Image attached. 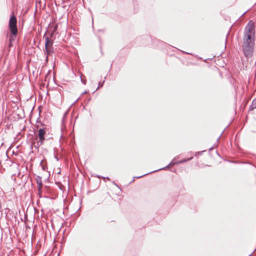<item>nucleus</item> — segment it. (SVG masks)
I'll return each mask as SVG.
<instances>
[{
  "label": "nucleus",
  "instance_id": "ddd939ff",
  "mask_svg": "<svg viewBox=\"0 0 256 256\" xmlns=\"http://www.w3.org/2000/svg\"><path fill=\"white\" fill-rule=\"evenodd\" d=\"M86 91H85V92L83 93V94H86Z\"/></svg>",
  "mask_w": 256,
  "mask_h": 256
},
{
  "label": "nucleus",
  "instance_id": "9d476101",
  "mask_svg": "<svg viewBox=\"0 0 256 256\" xmlns=\"http://www.w3.org/2000/svg\"><path fill=\"white\" fill-rule=\"evenodd\" d=\"M81 81H82V82L84 84H86V80H83L82 78H81Z\"/></svg>",
  "mask_w": 256,
  "mask_h": 256
},
{
  "label": "nucleus",
  "instance_id": "39448f33",
  "mask_svg": "<svg viewBox=\"0 0 256 256\" xmlns=\"http://www.w3.org/2000/svg\"><path fill=\"white\" fill-rule=\"evenodd\" d=\"M36 182L37 184H38V190L39 192H41L42 190V178L39 176H37L36 178Z\"/></svg>",
  "mask_w": 256,
  "mask_h": 256
},
{
  "label": "nucleus",
  "instance_id": "7ed1b4c3",
  "mask_svg": "<svg viewBox=\"0 0 256 256\" xmlns=\"http://www.w3.org/2000/svg\"><path fill=\"white\" fill-rule=\"evenodd\" d=\"M52 44L53 41H50L48 37H46L44 44L45 50L44 51V53L46 55V58H48V54L53 52Z\"/></svg>",
  "mask_w": 256,
  "mask_h": 256
},
{
  "label": "nucleus",
  "instance_id": "9b49d317",
  "mask_svg": "<svg viewBox=\"0 0 256 256\" xmlns=\"http://www.w3.org/2000/svg\"><path fill=\"white\" fill-rule=\"evenodd\" d=\"M147 174H143V175L140 176H136V178H142V176H144L146 175Z\"/></svg>",
  "mask_w": 256,
  "mask_h": 256
},
{
  "label": "nucleus",
  "instance_id": "f8f14e48",
  "mask_svg": "<svg viewBox=\"0 0 256 256\" xmlns=\"http://www.w3.org/2000/svg\"><path fill=\"white\" fill-rule=\"evenodd\" d=\"M102 84H101L100 82H99L98 84V87H102Z\"/></svg>",
  "mask_w": 256,
  "mask_h": 256
},
{
  "label": "nucleus",
  "instance_id": "4468645a",
  "mask_svg": "<svg viewBox=\"0 0 256 256\" xmlns=\"http://www.w3.org/2000/svg\"><path fill=\"white\" fill-rule=\"evenodd\" d=\"M252 255V254H250L248 256H251Z\"/></svg>",
  "mask_w": 256,
  "mask_h": 256
},
{
  "label": "nucleus",
  "instance_id": "1a4fd4ad",
  "mask_svg": "<svg viewBox=\"0 0 256 256\" xmlns=\"http://www.w3.org/2000/svg\"><path fill=\"white\" fill-rule=\"evenodd\" d=\"M42 144H40V140H38V142H37V144L36 145L34 146V147L36 148H38Z\"/></svg>",
  "mask_w": 256,
  "mask_h": 256
},
{
  "label": "nucleus",
  "instance_id": "0eeeda50",
  "mask_svg": "<svg viewBox=\"0 0 256 256\" xmlns=\"http://www.w3.org/2000/svg\"><path fill=\"white\" fill-rule=\"evenodd\" d=\"M256 109V98H254L249 106V111L252 112Z\"/></svg>",
  "mask_w": 256,
  "mask_h": 256
},
{
  "label": "nucleus",
  "instance_id": "6e6552de",
  "mask_svg": "<svg viewBox=\"0 0 256 256\" xmlns=\"http://www.w3.org/2000/svg\"><path fill=\"white\" fill-rule=\"evenodd\" d=\"M192 158H193V157H191V158H187V159H184L182 160L178 161L177 163H178V164H182V163L186 162L188 161H189L190 160H192Z\"/></svg>",
  "mask_w": 256,
  "mask_h": 256
},
{
  "label": "nucleus",
  "instance_id": "f257e3e1",
  "mask_svg": "<svg viewBox=\"0 0 256 256\" xmlns=\"http://www.w3.org/2000/svg\"><path fill=\"white\" fill-rule=\"evenodd\" d=\"M255 28L254 24L249 22L244 30L242 40V50L247 58H252L255 44Z\"/></svg>",
  "mask_w": 256,
  "mask_h": 256
},
{
  "label": "nucleus",
  "instance_id": "f03ea898",
  "mask_svg": "<svg viewBox=\"0 0 256 256\" xmlns=\"http://www.w3.org/2000/svg\"><path fill=\"white\" fill-rule=\"evenodd\" d=\"M16 23V18L14 14H12L10 18L9 28L13 35H16L18 32Z\"/></svg>",
  "mask_w": 256,
  "mask_h": 256
},
{
  "label": "nucleus",
  "instance_id": "20e7f679",
  "mask_svg": "<svg viewBox=\"0 0 256 256\" xmlns=\"http://www.w3.org/2000/svg\"><path fill=\"white\" fill-rule=\"evenodd\" d=\"M46 134V132L44 128H40L38 130V138L40 142V144H42L45 140L44 135Z\"/></svg>",
  "mask_w": 256,
  "mask_h": 256
},
{
  "label": "nucleus",
  "instance_id": "423d86ee",
  "mask_svg": "<svg viewBox=\"0 0 256 256\" xmlns=\"http://www.w3.org/2000/svg\"><path fill=\"white\" fill-rule=\"evenodd\" d=\"M176 158H174L172 161L169 164H168L167 166L164 167V168H160L158 170H154L153 172H156L158 170H166L168 168H170V166H172L174 164H178V163H177V162H175V160H176Z\"/></svg>",
  "mask_w": 256,
  "mask_h": 256
}]
</instances>
